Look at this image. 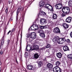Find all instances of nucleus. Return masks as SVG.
I'll return each mask as SVG.
<instances>
[{"mask_svg": "<svg viewBox=\"0 0 72 72\" xmlns=\"http://www.w3.org/2000/svg\"><path fill=\"white\" fill-rule=\"evenodd\" d=\"M14 31H15V29L13 28L12 30V32H14Z\"/></svg>", "mask_w": 72, "mask_h": 72, "instance_id": "nucleus-38", "label": "nucleus"}, {"mask_svg": "<svg viewBox=\"0 0 72 72\" xmlns=\"http://www.w3.org/2000/svg\"><path fill=\"white\" fill-rule=\"evenodd\" d=\"M26 37H27L28 38L30 37V34H27L26 35Z\"/></svg>", "mask_w": 72, "mask_h": 72, "instance_id": "nucleus-31", "label": "nucleus"}, {"mask_svg": "<svg viewBox=\"0 0 72 72\" xmlns=\"http://www.w3.org/2000/svg\"><path fill=\"white\" fill-rule=\"evenodd\" d=\"M38 33H44V31L42 30H39L38 32Z\"/></svg>", "mask_w": 72, "mask_h": 72, "instance_id": "nucleus-27", "label": "nucleus"}, {"mask_svg": "<svg viewBox=\"0 0 72 72\" xmlns=\"http://www.w3.org/2000/svg\"><path fill=\"white\" fill-rule=\"evenodd\" d=\"M1 68H0V72H1Z\"/></svg>", "mask_w": 72, "mask_h": 72, "instance_id": "nucleus-45", "label": "nucleus"}, {"mask_svg": "<svg viewBox=\"0 0 72 72\" xmlns=\"http://www.w3.org/2000/svg\"><path fill=\"white\" fill-rule=\"evenodd\" d=\"M39 14H40V15H44V16H45V15H46V13L42 11H40Z\"/></svg>", "mask_w": 72, "mask_h": 72, "instance_id": "nucleus-16", "label": "nucleus"}, {"mask_svg": "<svg viewBox=\"0 0 72 72\" xmlns=\"http://www.w3.org/2000/svg\"><path fill=\"white\" fill-rule=\"evenodd\" d=\"M62 26L65 29H67V28H68V27H69V25L67 24L64 23L62 24Z\"/></svg>", "mask_w": 72, "mask_h": 72, "instance_id": "nucleus-14", "label": "nucleus"}, {"mask_svg": "<svg viewBox=\"0 0 72 72\" xmlns=\"http://www.w3.org/2000/svg\"><path fill=\"white\" fill-rule=\"evenodd\" d=\"M52 18L53 19H57V18H58V16L57 14L53 13Z\"/></svg>", "mask_w": 72, "mask_h": 72, "instance_id": "nucleus-17", "label": "nucleus"}, {"mask_svg": "<svg viewBox=\"0 0 72 72\" xmlns=\"http://www.w3.org/2000/svg\"><path fill=\"white\" fill-rule=\"evenodd\" d=\"M50 48V45L49 44H48L47 45V46L44 48V49H46V48Z\"/></svg>", "mask_w": 72, "mask_h": 72, "instance_id": "nucleus-28", "label": "nucleus"}, {"mask_svg": "<svg viewBox=\"0 0 72 72\" xmlns=\"http://www.w3.org/2000/svg\"><path fill=\"white\" fill-rule=\"evenodd\" d=\"M11 21H13V20H12Z\"/></svg>", "mask_w": 72, "mask_h": 72, "instance_id": "nucleus-49", "label": "nucleus"}, {"mask_svg": "<svg viewBox=\"0 0 72 72\" xmlns=\"http://www.w3.org/2000/svg\"><path fill=\"white\" fill-rule=\"evenodd\" d=\"M53 71L54 72H62V70L58 66H56L53 68Z\"/></svg>", "mask_w": 72, "mask_h": 72, "instance_id": "nucleus-5", "label": "nucleus"}, {"mask_svg": "<svg viewBox=\"0 0 72 72\" xmlns=\"http://www.w3.org/2000/svg\"><path fill=\"white\" fill-rule=\"evenodd\" d=\"M4 43V39H2L1 41V45H3V44Z\"/></svg>", "mask_w": 72, "mask_h": 72, "instance_id": "nucleus-30", "label": "nucleus"}, {"mask_svg": "<svg viewBox=\"0 0 72 72\" xmlns=\"http://www.w3.org/2000/svg\"><path fill=\"white\" fill-rule=\"evenodd\" d=\"M69 6L72 7V1H70L69 2Z\"/></svg>", "mask_w": 72, "mask_h": 72, "instance_id": "nucleus-26", "label": "nucleus"}, {"mask_svg": "<svg viewBox=\"0 0 72 72\" xmlns=\"http://www.w3.org/2000/svg\"><path fill=\"white\" fill-rule=\"evenodd\" d=\"M39 57V55L38 53H35L34 55V58H35V59H37Z\"/></svg>", "mask_w": 72, "mask_h": 72, "instance_id": "nucleus-18", "label": "nucleus"}, {"mask_svg": "<svg viewBox=\"0 0 72 72\" xmlns=\"http://www.w3.org/2000/svg\"><path fill=\"white\" fill-rule=\"evenodd\" d=\"M44 4H45V2L42 1L39 3V6L40 7H42L44 5Z\"/></svg>", "mask_w": 72, "mask_h": 72, "instance_id": "nucleus-15", "label": "nucleus"}, {"mask_svg": "<svg viewBox=\"0 0 72 72\" xmlns=\"http://www.w3.org/2000/svg\"><path fill=\"white\" fill-rule=\"evenodd\" d=\"M63 50L64 51H67V50H68V47L67 46H65L63 47Z\"/></svg>", "mask_w": 72, "mask_h": 72, "instance_id": "nucleus-23", "label": "nucleus"}, {"mask_svg": "<svg viewBox=\"0 0 72 72\" xmlns=\"http://www.w3.org/2000/svg\"><path fill=\"white\" fill-rule=\"evenodd\" d=\"M27 46L26 47V51H28V50H27Z\"/></svg>", "mask_w": 72, "mask_h": 72, "instance_id": "nucleus-43", "label": "nucleus"}, {"mask_svg": "<svg viewBox=\"0 0 72 72\" xmlns=\"http://www.w3.org/2000/svg\"><path fill=\"white\" fill-rule=\"evenodd\" d=\"M45 8H47V9L50 10V13H51L53 12V8L51 6H50V4H46L44 6Z\"/></svg>", "mask_w": 72, "mask_h": 72, "instance_id": "nucleus-3", "label": "nucleus"}, {"mask_svg": "<svg viewBox=\"0 0 72 72\" xmlns=\"http://www.w3.org/2000/svg\"><path fill=\"white\" fill-rule=\"evenodd\" d=\"M66 15V14H62L61 15L62 17H64Z\"/></svg>", "mask_w": 72, "mask_h": 72, "instance_id": "nucleus-34", "label": "nucleus"}, {"mask_svg": "<svg viewBox=\"0 0 72 72\" xmlns=\"http://www.w3.org/2000/svg\"><path fill=\"white\" fill-rule=\"evenodd\" d=\"M66 41L68 42H70V40L69 39H68L66 40Z\"/></svg>", "mask_w": 72, "mask_h": 72, "instance_id": "nucleus-35", "label": "nucleus"}, {"mask_svg": "<svg viewBox=\"0 0 72 72\" xmlns=\"http://www.w3.org/2000/svg\"><path fill=\"white\" fill-rule=\"evenodd\" d=\"M57 55L58 58H60L62 57V53H57Z\"/></svg>", "mask_w": 72, "mask_h": 72, "instance_id": "nucleus-19", "label": "nucleus"}, {"mask_svg": "<svg viewBox=\"0 0 72 72\" xmlns=\"http://www.w3.org/2000/svg\"><path fill=\"white\" fill-rule=\"evenodd\" d=\"M53 32L54 33H60L59 28L57 27L55 28L54 29Z\"/></svg>", "mask_w": 72, "mask_h": 72, "instance_id": "nucleus-8", "label": "nucleus"}, {"mask_svg": "<svg viewBox=\"0 0 72 72\" xmlns=\"http://www.w3.org/2000/svg\"><path fill=\"white\" fill-rule=\"evenodd\" d=\"M39 66V67H41V66L42 65V63L41 62H39L38 63Z\"/></svg>", "mask_w": 72, "mask_h": 72, "instance_id": "nucleus-29", "label": "nucleus"}, {"mask_svg": "<svg viewBox=\"0 0 72 72\" xmlns=\"http://www.w3.org/2000/svg\"><path fill=\"white\" fill-rule=\"evenodd\" d=\"M22 9V8L20 7L18 9V10H17V12H16V14H17V16H16V23H17L19 21L18 20V14H19V12L21 10L22 11V10H21V9Z\"/></svg>", "mask_w": 72, "mask_h": 72, "instance_id": "nucleus-4", "label": "nucleus"}, {"mask_svg": "<svg viewBox=\"0 0 72 72\" xmlns=\"http://www.w3.org/2000/svg\"><path fill=\"white\" fill-rule=\"evenodd\" d=\"M33 48L34 50L38 49L39 46L36 45H34L33 46Z\"/></svg>", "mask_w": 72, "mask_h": 72, "instance_id": "nucleus-21", "label": "nucleus"}, {"mask_svg": "<svg viewBox=\"0 0 72 72\" xmlns=\"http://www.w3.org/2000/svg\"><path fill=\"white\" fill-rule=\"evenodd\" d=\"M47 28V27L46 26H43V29L46 28Z\"/></svg>", "mask_w": 72, "mask_h": 72, "instance_id": "nucleus-36", "label": "nucleus"}, {"mask_svg": "<svg viewBox=\"0 0 72 72\" xmlns=\"http://www.w3.org/2000/svg\"><path fill=\"white\" fill-rule=\"evenodd\" d=\"M30 37L32 39H35L36 38V33L35 32H33L30 33Z\"/></svg>", "mask_w": 72, "mask_h": 72, "instance_id": "nucleus-7", "label": "nucleus"}, {"mask_svg": "<svg viewBox=\"0 0 72 72\" xmlns=\"http://www.w3.org/2000/svg\"><path fill=\"white\" fill-rule=\"evenodd\" d=\"M62 12L65 14H69L70 13L69 8L68 7H64L62 8Z\"/></svg>", "mask_w": 72, "mask_h": 72, "instance_id": "nucleus-1", "label": "nucleus"}, {"mask_svg": "<svg viewBox=\"0 0 72 72\" xmlns=\"http://www.w3.org/2000/svg\"><path fill=\"white\" fill-rule=\"evenodd\" d=\"M35 67L32 65H29L27 66V69L29 70H34L35 68Z\"/></svg>", "mask_w": 72, "mask_h": 72, "instance_id": "nucleus-9", "label": "nucleus"}, {"mask_svg": "<svg viewBox=\"0 0 72 72\" xmlns=\"http://www.w3.org/2000/svg\"><path fill=\"white\" fill-rule=\"evenodd\" d=\"M10 32H11V31L10 30L8 33V35H9V33H10Z\"/></svg>", "mask_w": 72, "mask_h": 72, "instance_id": "nucleus-42", "label": "nucleus"}, {"mask_svg": "<svg viewBox=\"0 0 72 72\" xmlns=\"http://www.w3.org/2000/svg\"><path fill=\"white\" fill-rule=\"evenodd\" d=\"M5 33H6V31H5L4 32V35H5Z\"/></svg>", "mask_w": 72, "mask_h": 72, "instance_id": "nucleus-44", "label": "nucleus"}, {"mask_svg": "<svg viewBox=\"0 0 72 72\" xmlns=\"http://www.w3.org/2000/svg\"><path fill=\"white\" fill-rule=\"evenodd\" d=\"M39 27L40 29H44V26H41Z\"/></svg>", "mask_w": 72, "mask_h": 72, "instance_id": "nucleus-32", "label": "nucleus"}, {"mask_svg": "<svg viewBox=\"0 0 72 72\" xmlns=\"http://www.w3.org/2000/svg\"><path fill=\"white\" fill-rule=\"evenodd\" d=\"M40 35L43 38H45V34L44 33H42L40 34Z\"/></svg>", "mask_w": 72, "mask_h": 72, "instance_id": "nucleus-25", "label": "nucleus"}, {"mask_svg": "<svg viewBox=\"0 0 72 72\" xmlns=\"http://www.w3.org/2000/svg\"><path fill=\"white\" fill-rule=\"evenodd\" d=\"M50 25H51L52 24H53V22H50Z\"/></svg>", "mask_w": 72, "mask_h": 72, "instance_id": "nucleus-41", "label": "nucleus"}, {"mask_svg": "<svg viewBox=\"0 0 72 72\" xmlns=\"http://www.w3.org/2000/svg\"><path fill=\"white\" fill-rule=\"evenodd\" d=\"M55 64L57 67H58L60 64V62L59 61H57L56 62Z\"/></svg>", "mask_w": 72, "mask_h": 72, "instance_id": "nucleus-22", "label": "nucleus"}, {"mask_svg": "<svg viewBox=\"0 0 72 72\" xmlns=\"http://www.w3.org/2000/svg\"><path fill=\"white\" fill-rule=\"evenodd\" d=\"M46 22V21L45 19H42L40 20V23L41 24H44Z\"/></svg>", "mask_w": 72, "mask_h": 72, "instance_id": "nucleus-13", "label": "nucleus"}, {"mask_svg": "<svg viewBox=\"0 0 72 72\" xmlns=\"http://www.w3.org/2000/svg\"><path fill=\"white\" fill-rule=\"evenodd\" d=\"M5 12L6 13V14H7L8 13V9H6L5 10Z\"/></svg>", "mask_w": 72, "mask_h": 72, "instance_id": "nucleus-37", "label": "nucleus"}, {"mask_svg": "<svg viewBox=\"0 0 72 72\" xmlns=\"http://www.w3.org/2000/svg\"><path fill=\"white\" fill-rule=\"evenodd\" d=\"M53 42H55L57 41L59 44H62V42H61V40H60L59 37L58 36H55L53 39Z\"/></svg>", "mask_w": 72, "mask_h": 72, "instance_id": "nucleus-2", "label": "nucleus"}, {"mask_svg": "<svg viewBox=\"0 0 72 72\" xmlns=\"http://www.w3.org/2000/svg\"><path fill=\"white\" fill-rule=\"evenodd\" d=\"M49 1H50V0H48Z\"/></svg>", "mask_w": 72, "mask_h": 72, "instance_id": "nucleus-48", "label": "nucleus"}, {"mask_svg": "<svg viewBox=\"0 0 72 72\" xmlns=\"http://www.w3.org/2000/svg\"><path fill=\"white\" fill-rule=\"evenodd\" d=\"M63 7V4L62 3H59L55 5V8L57 9L60 10Z\"/></svg>", "mask_w": 72, "mask_h": 72, "instance_id": "nucleus-6", "label": "nucleus"}, {"mask_svg": "<svg viewBox=\"0 0 72 72\" xmlns=\"http://www.w3.org/2000/svg\"><path fill=\"white\" fill-rule=\"evenodd\" d=\"M0 53L1 54H3V51L2 50L0 51Z\"/></svg>", "mask_w": 72, "mask_h": 72, "instance_id": "nucleus-40", "label": "nucleus"}, {"mask_svg": "<svg viewBox=\"0 0 72 72\" xmlns=\"http://www.w3.org/2000/svg\"><path fill=\"white\" fill-rule=\"evenodd\" d=\"M22 39V35H21V40Z\"/></svg>", "mask_w": 72, "mask_h": 72, "instance_id": "nucleus-47", "label": "nucleus"}, {"mask_svg": "<svg viewBox=\"0 0 72 72\" xmlns=\"http://www.w3.org/2000/svg\"><path fill=\"white\" fill-rule=\"evenodd\" d=\"M38 28V26H37V25L34 24L32 25L31 27V29L32 30H35V29L37 28Z\"/></svg>", "mask_w": 72, "mask_h": 72, "instance_id": "nucleus-10", "label": "nucleus"}, {"mask_svg": "<svg viewBox=\"0 0 72 72\" xmlns=\"http://www.w3.org/2000/svg\"><path fill=\"white\" fill-rule=\"evenodd\" d=\"M1 65V62H0V65Z\"/></svg>", "mask_w": 72, "mask_h": 72, "instance_id": "nucleus-46", "label": "nucleus"}, {"mask_svg": "<svg viewBox=\"0 0 72 72\" xmlns=\"http://www.w3.org/2000/svg\"><path fill=\"white\" fill-rule=\"evenodd\" d=\"M71 21H72V17H68L66 19V22L67 23H70Z\"/></svg>", "mask_w": 72, "mask_h": 72, "instance_id": "nucleus-12", "label": "nucleus"}, {"mask_svg": "<svg viewBox=\"0 0 72 72\" xmlns=\"http://www.w3.org/2000/svg\"><path fill=\"white\" fill-rule=\"evenodd\" d=\"M67 57L68 58L70 59L71 61H72V54L68 55Z\"/></svg>", "mask_w": 72, "mask_h": 72, "instance_id": "nucleus-20", "label": "nucleus"}, {"mask_svg": "<svg viewBox=\"0 0 72 72\" xmlns=\"http://www.w3.org/2000/svg\"><path fill=\"white\" fill-rule=\"evenodd\" d=\"M60 40H61V41L62 42V44L66 41V39L64 38H60Z\"/></svg>", "mask_w": 72, "mask_h": 72, "instance_id": "nucleus-24", "label": "nucleus"}, {"mask_svg": "<svg viewBox=\"0 0 72 72\" xmlns=\"http://www.w3.org/2000/svg\"><path fill=\"white\" fill-rule=\"evenodd\" d=\"M9 42H10V40H8L7 41V45H8V44H9Z\"/></svg>", "mask_w": 72, "mask_h": 72, "instance_id": "nucleus-33", "label": "nucleus"}, {"mask_svg": "<svg viewBox=\"0 0 72 72\" xmlns=\"http://www.w3.org/2000/svg\"><path fill=\"white\" fill-rule=\"evenodd\" d=\"M70 36L72 38V32H71L70 33Z\"/></svg>", "mask_w": 72, "mask_h": 72, "instance_id": "nucleus-39", "label": "nucleus"}, {"mask_svg": "<svg viewBox=\"0 0 72 72\" xmlns=\"http://www.w3.org/2000/svg\"><path fill=\"white\" fill-rule=\"evenodd\" d=\"M16 62H17V61H16Z\"/></svg>", "mask_w": 72, "mask_h": 72, "instance_id": "nucleus-50", "label": "nucleus"}, {"mask_svg": "<svg viewBox=\"0 0 72 72\" xmlns=\"http://www.w3.org/2000/svg\"><path fill=\"white\" fill-rule=\"evenodd\" d=\"M47 66L49 70L53 68V65L49 63L47 64Z\"/></svg>", "mask_w": 72, "mask_h": 72, "instance_id": "nucleus-11", "label": "nucleus"}]
</instances>
